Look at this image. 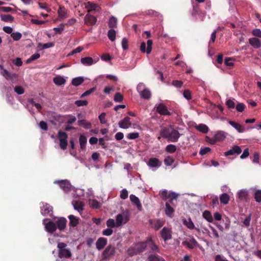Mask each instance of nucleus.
<instances>
[{
    "label": "nucleus",
    "mask_w": 261,
    "mask_h": 261,
    "mask_svg": "<svg viewBox=\"0 0 261 261\" xmlns=\"http://www.w3.org/2000/svg\"><path fill=\"white\" fill-rule=\"evenodd\" d=\"M139 134L137 132L127 134V138L129 140H133L139 138Z\"/></svg>",
    "instance_id": "57"
},
{
    "label": "nucleus",
    "mask_w": 261,
    "mask_h": 261,
    "mask_svg": "<svg viewBox=\"0 0 261 261\" xmlns=\"http://www.w3.org/2000/svg\"><path fill=\"white\" fill-rule=\"evenodd\" d=\"M40 57V55L38 53H36L32 55L27 60L26 63L27 64L30 63L33 61L38 59Z\"/></svg>",
    "instance_id": "51"
},
{
    "label": "nucleus",
    "mask_w": 261,
    "mask_h": 261,
    "mask_svg": "<svg viewBox=\"0 0 261 261\" xmlns=\"http://www.w3.org/2000/svg\"><path fill=\"white\" fill-rule=\"evenodd\" d=\"M225 137L226 136L225 133L222 131H218L214 135V138L217 141V142L223 141Z\"/></svg>",
    "instance_id": "35"
},
{
    "label": "nucleus",
    "mask_w": 261,
    "mask_h": 261,
    "mask_svg": "<svg viewBox=\"0 0 261 261\" xmlns=\"http://www.w3.org/2000/svg\"><path fill=\"white\" fill-rule=\"evenodd\" d=\"M108 37L111 41H114L116 39V31L113 29H110L108 32Z\"/></svg>",
    "instance_id": "49"
},
{
    "label": "nucleus",
    "mask_w": 261,
    "mask_h": 261,
    "mask_svg": "<svg viewBox=\"0 0 261 261\" xmlns=\"http://www.w3.org/2000/svg\"><path fill=\"white\" fill-rule=\"evenodd\" d=\"M180 134L176 129H174L172 126L170 131V134L168 140L172 142H176L180 137Z\"/></svg>",
    "instance_id": "14"
},
{
    "label": "nucleus",
    "mask_w": 261,
    "mask_h": 261,
    "mask_svg": "<svg viewBox=\"0 0 261 261\" xmlns=\"http://www.w3.org/2000/svg\"><path fill=\"white\" fill-rule=\"evenodd\" d=\"M183 95L185 98L190 100L192 98L191 92L189 90H185L183 92Z\"/></svg>",
    "instance_id": "61"
},
{
    "label": "nucleus",
    "mask_w": 261,
    "mask_h": 261,
    "mask_svg": "<svg viewBox=\"0 0 261 261\" xmlns=\"http://www.w3.org/2000/svg\"><path fill=\"white\" fill-rule=\"evenodd\" d=\"M45 227L46 230L50 233L54 232L57 229V225L56 223H54L51 221H49L48 222L46 223L45 224Z\"/></svg>",
    "instance_id": "21"
},
{
    "label": "nucleus",
    "mask_w": 261,
    "mask_h": 261,
    "mask_svg": "<svg viewBox=\"0 0 261 261\" xmlns=\"http://www.w3.org/2000/svg\"><path fill=\"white\" fill-rule=\"evenodd\" d=\"M52 212V207L48 204H45L41 208V213L44 215H47Z\"/></svg>",
    "instance_id": "29"
},
{
    "label": "nucleus",
    "mask_w": 261,
    "mask_h": 261,
    "mask_svg": "<svg viewBox=\"0 0 261 261\" xmlns=\"http://www.w3.org/2000/svg\"><path fill=\"white\" fill-rule=\"evenodd\" d=\"M54 183L58 184L60 188L66 193L71 190V185L69 181L67 180H57L55 181Z\"/></svg>",
    "instance_id": "6"
},
{
    "label": "nucleus",
    "mask_w": 261,
    "mask_h": 261,
    "mask_svg": "<svg viewBox=\"0 0 261 261\" xmlns=\"http://www.w3.org/2000/svg\"><path fill=\"white\" fill-rule=\"evenodd\" d=\"M123 96L119 92H117L114 97V100L116 102H120L123 100Z\"/></svg>",
    "instance_id": "53"
},
{
    "label": "nucleus",
    "mask_w": 261,
    "mask_h": 261,
    "mask_svg": "<svg viewBox=\"0 0 261 261\" xmlns=\"http://www.w3.org/2000/svg\"><path fill=\"white\" fill-rule=\"evenodd\" d=\"M1 74L7 80H13L16 79L17 75L15 73L11 74L7 70L5 69L2 65H0Z\"/></svg>",
    "instance_id": "11"
},
{
    "label": "nucleus",
    "mask_w": 261,
    "mask_h": 261,
    "mask_svg": "<svg viewBox=\"0 0 261 261\" xmlns=\"http://www.w3.org/2000/svg\"><path fill=\"white\" fill-rule=\"evenodd\" d=\"M150 224L151 227L156 230H158L161 228L164 225V221L160 219H156L154 220H150Z\"/></svg>",
    "instance_id": "15"
},
{
    "label": "nucleus",
    "mask_w": 261,
    "mask_h": 261,
    "mask_svg": "<svg viewBox=\"0 0 261 261\" xmlns=\"http://www.w3.org/2000/svg\"><path fill=\"white\" fill-rule=\"evenodd\" d=\"M115 253V248L112 245H109L105 249L102 253V259H109L110 257L113 256Z\"/></svg>",
    "instance_id": "5"
},
{
    "label": "nucleus",
    "mask_w": 261,
    "mask_h": 261,
    "mask_svg": "<svg viewBox=\"0 0 261 261\" xmlns=\"http://www.w3.org/2000/svg\"><path fill=\"white\" fill-rule=\"evenodd\" d=\"M226 105L228 109H234L236 107L235 103L231 99H228L226 102Z\"/></svg>",
    "instance_id": "63"
},
{
    "label": "nucleus",
    "mask_w": 261,
    "mask_h": 261,
    "mask_svg": "<svg viewBox=\"0 0 261 261\" xmlns=\"http://www.w3.org/2000/svg\"><path fill=\"white\" fill-rule=\"evenodd\" d=\"M242 152L241 148L238 145H234L231 149L224 152L225 156L232 155L234 154H240Z\"/></svg>",
    "instance_id": "12"
},
{
    "label": "nucleus",
    "mask_w": 261,
    "mask_h": 261,
    "mask_svg": "<svg viewBox=\"0 0 261 261\" xmlns=\"http://www.w3.org/2000/svg\"><path fill=\"white\" fill-rule=\"evenodd\" d=\"M84 5L85 8L88 9L89 13L93 11H99L100 9V7L98 4L92 2H88L85 3Z\"/></svg>",
    "instance_id": "10"
},
{
    "label": "nucleus",
    "mask_w": 261,
    "mask_h": 261,
    "mask_svg": "<svg viewBox=\"0 0 261 261\" xmlns=\"http://www.w3.org/2000/svg\"><path fill=\"white\" fill-rule=\"evenodd\" d=\"M202 216L208 222H212L213 218L211 212L208 211H204L203 212Z\"/></svg>",
    "instance_id": "44"
},
{
    "label": "nucleus",
    "mask_w": 261,
    "mask_h": 261,
    "mask_svg": "<svg viewBox=\"0 0 261 261\" xmlns=\"http://www.w3.org/2000/svg\"><path fill=\"white\" fill-rule=\"evenodd\" d=\"M147 164L149 167L152 168L159 167L161 166L162 162L156 158H151L149 159Z\"/></svg>",
    "instance_id": "20"
},
{
    "label": "nucleus",
    "mask_w": 261,
    "mask_h": 261,
    "mask_svg": "<svg viewBox=\"0 0 261 261\" xmlns=\"http://www.w3.org/2000/svg\"><path fill=\"white\" fill-rule=\"evenodd\" d=\"M81 63L86 66H90L92 65L94 62L93 59L90 57L82 58L81 59Z\"/></svg>",
    "instance_id": "36"
},
{
    "label": "nucleus",
    "mask_w": 261,
    "mask_h": 261,
    "mask_svg": "<svg viewBox=\"0 0 261 261\" xmlns=\"http://www.w3.org/2000/svg\"><path fill=\"white\" fill-rule=\"evenodd\" d=\"M117 19L114 16H111L108 21V25L113 29L117 27Z\"/></svg>",
    "instance_id": "43"
},
{
    "label": "nucleus",
    "mask_w": 261,
    "mask_h": 261,
    "mask_svg": "<svg viewBox=\"0 0 261 261\" xmlns=\"http://www.w3.org/2000/svg\"><path fill=\"white\" fill-rule=\"evenodd\" d=\"M54 83L57 86L64 85L66 83V80L62 76L58 75L53 79Z\"/></svg>",
    "instance_id": "31"
},
{
    "label": "nucleus",
    "mask_w": 261,
    "mask_h": 261,
    "mask_svg": "<svg viewBox=\"0 0 261 261\" xmlns=\"http://www.w3.org/2000/svg\"><path fill=\"white\" fill-rule=\"evenodd\" d=\"M233 60L232 58H226L224 61L225 65L227 66H232L234 65Z\"/></svg>",
    "instance_id": "59"
},
{
    "label": "nucleus",
    "mask_w": 261,
    "mask_h": 261,
    "mask_svg": "<svg viewBox=\"0 0 261 261\" xmlns=\"http://www.w3.org/2000/svg\"><path fill=\"white\" fill-rule=\"evenodd\" d=\"M75 104L77 107L85 106L88 105V101L86 100H78L75 101Z\"/></svg>",
    "instance_id": "60"
},
{
    "label": "nucleus",
    "mask_w": 261,
    "mask_h": 261,
    "mask_svg": "<svg viewBox=\"0 0 261 261\" xmlns=\"http://www.w3.org/2000/svg\"><path fill=\"white\" fill-rule=\"evenodd\" d=\"M147 261H165L164 258L158 254H150L147 259Z\"/></svg>",
    "instance_id": "34"
},
{
    "label": "nucleus",
    "mask_w": 261,
    "mask_h": 261,
    "mask_svg": "<svg viewBox=\"0 0 261 261\" xmlns=\"http://www.w3.org/2000/svg\"><path fill=\"white\" fill-rule=\"evenodd\" d=\"M69 12V11H68L64 6H60L58 10V16L61 19H64L68 17Z\"/></svg>",
    "instance_id": "17"
},
{
    "label": "nucleus",
    "mask_w": 261,
    "mask_h": 261,
    "mask_svg": "<svg viewBox=\"0 0 261 261\" xmlns=\"http://www.w3.org/2000/svg\"><path fill=\"white\" fill-rule=\"evenodd\" d=\"M182 244L187 246L189 249H193L194 247L199 246L198 242L193 237L190 240L189 242L184 241Z\"/></svg>",
    "instance_id": "24"
},
{
    "label": "nucleus",
    "mask_w": 261,
    "mask_h": 261,
    "mask_svg": "<svg viewBox=\"0 0 261 261\" xmlns=\"http://www.w3.org/2000/svg\"><path fill=\"white\" fill-rule=\"evenodd\" d=\"M118 124L119 127L122 128L126 129L129 128L132 125L130 118L129 117H125L119 122Z\"/></svg>",
    "instance_id": "16"
},
{
    "label": "nucleus",
    "mask_w": 261,
    "mask_h": 261,
    "mask_svg": "<svg viewBox=\"0 0 261 261\" xmlns=\"http://www.w3.org/2000/svg\"><path fill=\"white\" fill-rule=\"evenodd\" d=\"M230 200V197L227 193H223L220 196V201L222 204H228Z\"/></svg>",
    "instance_id": "38"
},
{
    "label": "nucleus",
    "mask_w": 261,
    "mask_h": 261,
    "mask_svg": "<svg viewBox=\"0 0 261 261\" xmlns=\"http://www.w3.org/2000/svg\"><path fill=\"white\" fill-rule=\"evenodd\" d=\"M68 219H69V225L70 226L75 227L78 225L79 219L77 217L71 215L68 216Z\"/></svg>",
    "instance_id": "32"
},
{
    "label": "nucleus",
    "mask_w": 261,
    "mask_h": 261,
    "mask_svg": "<svg viewBox=\"0 0 261 261\" xmlns=\"http://www.w3.org/2000/svg\"><path fill=\"white\" fill-rule=\"evenodd\" d=\"M147 247V239L143 242L137 243L128 250L129 256H134L144 252Z\"/></svg>",
    "instance_id": "1"
},
{
    "label": "nucleus",
    "mask_w": 261,
    "mask_h": 261,
    "mask_svg": "<svg viewBox=\"0 0 261 261\" xmlns=\"http://www.w3.org/2000/svg\"><path fill=\"white\" fill-rule=\"evenodd\" d=\"M254 198L257 202H261V190H257L255 192Z\"/></svg>",
    "instance_id": "55"
},
{
    "label": "nucleus",
    "mask_w": 261,
    "mask_h": 261,
    "mask_svg": "<svg viewBox=\"0 0 261 261\" xmlns=\"http://www.w3.org/2000/svg\"><path fill=\"white\" fill-rule=\"evenodd\" d=\"M79 141L80 144V147L81 149L84 150L86 148V145L87 144V138L84 135H81L79 138Z\"/></svg>",
    "instance_id": "40"
},
{
    "label": "nucleus",
    "mask_w": 261,
    "mask_h": 261,
    "mask_svg": "<svg viewBox=\"0 0 261 261\" xmlns=\"http://www.w3.org/2000/svg\"><path fill=\"white\" fill-rule=\"evenodd\" d=\"M122 47L124 50H127L128 48V41L127 39L123 38L122 40Z\"/></svg>",
    "instance_id": "58"
},
{
    "label": "nucleus",
    "mask_w": 261,
    "mask_h": 261,
    "mask_svg": "<svg viewBox=\"0 0 261 261\" xmlns=\"http://www.w3.org/2000/svg\"><path fill=\"white\" fill-rule=\"evenodd\" d=\"M174 206L170 205L169 202H166L165 212L167 216L172 217L173 213L174 212Z\"/></svg>",
    "instance_id": "27"
},
{
    "label": "nucleus",
    "mask_w": 261,
    "mask_h": 261,
    "mask_svg": "<svg viewBox=\"0 0 261 261\" xmlns=\"http://www.w3.org/2000/svg\"><path fill=\"white\" fill-rule=\"evenodd\" d=\"M238 196L240 200H246L248 196V193L245 190H241L238 193Z\"/></svg>",
    "instance_id": "47"
},
{
    "label": "nucleus",
    "mask_w": 261,
    "mask_h": 261,
    "mask_svg": "<svg viewBox=\"0 0 261 261\" xmlns=\"http://www.w3.org/2000/svg\"><path fill=\"white\" fill-rule=\"evenodd\" d=\"M78 125L84 127L86 129L90 128L92 124L90 122H87L86 120L82 119L78 121Z\"/></svg>",
    "instance_id": "42"
},
{
    "label": "nucleus",
    "mask_w": 261,
    "mask_h": 261,
    "mask_svg": "<svg viewBox=\"0 0 261 261\" xmlns=\"http://www.w3.org/2000/svg\"><path fill=\"white\" fill-rule=\"evenodd\" d=\"M107 244V239L104 238H99L96 243V248L98 250H102L103 249L105 246Z\"/></svg>",
    "instance_id": "22"
},
{
    "label": "nucleus",
    "mask_w": 261,
    "mask_h": 261,
    "mask_svg": "<svg viewBox=\"0 0 261 261\" xmlns=\"http://www.w3.org/2000/svg\"><path fill=\"white\" fill-rule=\"evenodd\" d=\"M58 134L60 147L62 149L65 150L66 149L68 144L67 134L65 132L61 131H59Z\"/></svg>",
    "instance_id": "4"
},
{
    "label": "nucleus",
    "mask_w": 261,
    "mask_h": 261,
    "mask_svg": "<svg viewBox=\"0 0 261 261\" xmlns=\"http://www.w3.org/2000/svg\"><path fill=\"white\" fill-rule=\"evenodd\" d=\"M174 162V159L171 156H168L164 159V163L167 166L172 165Z\"/></svg>",
    "instance_id": "52"
},
{
    "label": "nucleus",
    "mask_w": 261,
    "mask_h": 261,
    "mask_svg": "<svg viewBox=\"0 0 261 261\" xmlns=\"http://www.w3.org/2000/svg\"><path fill=\"white\" fill-rule=\"evenodd\" d=\"M67 220L64 217L59 218L56 221L57 228H58L60 231L64 230L66 227Z\"/></svg>",
    "instance_id": "18"
},
{
    "label": "nucleus",
    "mask_w": 261,
    "mask_h": 261,
    "mask_svg": "<svg viewBox=\"0 0 261 261\" xmlns=\"http://www.w3.org/2000/svg\"><path fill=\"white\" fill-rule=\"evenodd\" d=\"M161 197L163 200H167L168 199L171 197L170 192L168 193L167 190H164L160 192Z\"/></svg>",
    "instance_id": "46"
},
{
    "label": "nucleus",
    "mask_w": 261,
    "mask_h": 261,
    "mask_svg": "<svg viewBox=\"0 0 261 261\" xmlns=\"http://www.w3.org/2000/svg\"><path fill=\"white\" fill-rule=\"evenodd\" d=\"M183 224L191 230L195 228L194 224L191 218H189L188 220L184 219L183 220Z\"/></svg>",
    "instance_id": "41"
},
{
    "label": "nucleus",
    "mask_w": 261,
    "mask_h": 261,
    "mask_svg": "<svg viewBox=\"0 0 261 261\" xmlns=\"http://www.w3.org/2000/svg\"><path fill=\"white\" fill-rule=\"evenodd\" d=\"M176 149V146L173 144H169L166 147V151L170 153L175 152Z\"/></svg>",
    "instance_id": "50"
},
{
    "label": "nucleus",
    "mask_w": 261,
    "mask_h": 261,
    "mask_svg": "<svg viewBox=\"0 0 261 261\" xmlns=\"http://www.w3.org/2000/svg\"><path fill=\"white\" fill-rule=\"evenodd\" d=\"M137 90L142 98L145 99H149L150 98L151 92L148 89L145 87V85L143 83H139L137 87Z\"/></svg>",
    "instance_id": "3"
},
{
    "label": "nucleus",
    "mask_w": 261,
    "mask_h": 261,
    "mask_svg": "<svg viewBox=\"0 0 261 261\" xmlns=\"http://www.w3.org/2000/svg\"><path fill=\"white\" fill-rule=\"evenodd\" d=\"M89 205L92 208L95 209L99 208L100 207V204L96 199L90 200Z\"/></svg>",
    "instance_id": "48"
},
{
    "label": "nucleus",
    "mask_w": 261,
    "mask_h": 261,
    "mask_svg": "<svg viewBox=\"0 0 261 261\" xmlns=\"http://www.w3.org/2000/svg\"><path fill=\"white\" fill-rule=\"evenodd\" d=\"M249 43L255 48H259L261 47V41L256 38H250Z\"/></svg>",
    "instance_id": "26"
},
{
    "label": "nucleus",
    "mask_w": 261,
    "mask_h": 261,
    "mask_svg": "<svg viewBox=\"0 0 261 261\" xmlns=\"http://www.w3.org/2000/svg\"><path fill=\"white\" fill-rule=\"evenodd\" d=\"M0 17L2 21L6 22H12L14 20V18L10 14H1Z\"/></svg>",
    "instance_id": "33"
},
{
    "label": "nucleus",
    "mask_w": 261,
    "mask_h": 261,
    "mask_svg": "<svg viewBox=\"0 0 261 261\" xmlns=\"http://www.w3.org/2000/svg\"><path fill=\"white\" fill-rule=\"evenodd\" d=\"M129 219L128 217L124 214H119L116 216V227L120 226L123 223H126Z\"/></svg>",
    "instance_id": "9"
},
{
    "label": "nucleus",
    "mask_w": 261,
    "mask_h": 261,
    "mask_svg": "<svg viewBox=\"0 0 261 261\" xmlns=\"http://www.w3.org/2000/svg\"><path fill=\"white\" fill-rule=\"evenodd\" d=\"M172 127V125H169L167 127H164L160 133V135L165 139H169Z\"/></svg>",
    "instance_id": "23"
},
{
    "label": "nucleus",
    "mask_w": 261,
    "mask_h": 261,
    "mask_svg": "<svg viewBox=\"0 0 261 261\" xmlns=\"http://www.w3.org/2000/svg\"><path fill=\"white\" fill-rule=\"evenodd\" d=\"M178 195L174 192H170V196L171 197L169 198V200L167 202H169L170 205L173 206H176V203L175 202H176L177 198L178 197Z\"/></svg>",
    "instance_id": "30"
},
{
    "label": "nucleus",
    "mask_w": 261,
    "mask_h": 261,
    "mask_svg": "<svg viewBox=\"0 0 261 261\" xmlns=\"http://www.w3.org/2000/svg\"><path fill=\"white\" fill-rule=\"evenodd\" d=\"M14 91L18 94H22L24 93L23 88L20 86H16L14 88Z\"/></svg>",
    "instance_id": "62"
},
{
    "label": "nucleus",
    "mask_w": 261,
    "mask_h": 261,
    "mask_svg": "<svg viewBox=\"0 0 261 261\" xmlns=\"http://www.w3.org/2000/svg\"><path fill=\"white\" fill-rule=\"evenodd\" d=\"M84 81V78L82 76H79L72 79V84L76 87L81 85Z\"/></svg>",
    "instance_id": "39"
},
{
    "label": "nucleus",
    "mask_w": 261,
    "mask_h": 261,
    "mask_svg": "<svg viewBox=\"0 0 261 261\" xmlns=\"http://www.w3.org/2000/svg\"><path fill=\"white\" fill-rule=\"evenodd\" d=\"M156 112L161 115L170 116L171 113L168 110L167 107L164 103H160L156 105Z\"/></svg>",
    "instance_id": "7"
},
{
    "label": "nucleus",
    "mask_w": 261,
    "mask_h": 261,
    "mask_svg": "<svg viewBox=\"0 0 261 261\" xmlns=\"http://www.w3.org/2000/svg\"><path fill=\"white\" fill-rule=\"evenodd\" d=\"M72 204L75 210H77L79 212H81L83 210L84 205L82 202L80 201H75L73 202Z\"/></svg>",
    "instance_id": "37"
},
{
    "label": "nucleus",
    "mask_w": 261,
    "mask_h": 261,
    "mask_svg": "<svg viewBox=\"0 0 261 261\" xmlns=\"http://www.w3.org/2000/svg\"><path fill=\"white\" fill-rule=\"evenodd\" d=\"M147 247L153 251L159 252V247L154 243L152 239L150 237L147 238Z\"/></svg>",
    "instance_id": "25"
},
{
    "label": "nucleus",
    "mask_w": 261,
    "mask_h": 261,
    "mask_svg": "<svg viewBox=\"0 0 261 261\" xmlns=\"http://www.w3.org/2000/svg\"><path fill=\"white\" fill-rule=\"evenodd\" d=\"M11 36L13 39L15 41H18L20 40L22 37L21 34L19 32L12 33Z\"/></svg>",
    "instance_id": "54"
},
{
    "label": "nucleus",
    "mask_w": 261,
    "mask_h": 261,
    "mask_svg": "<svg viewBox=\"0 0 261 261\" xmlns=\"http://www.w3.org/2000/svg\"><path fill=\"white\" fill-rule=\"evenodd\" d=\"M229 124L233 127L239 133H243L245 131L244 127L239 123L234 121L230 120L228 122Z\"/></svg>",
    "instance_id": "28"
},
{
    "label": "nucleus",
    "mask_w": 261,
    "mask_h": 261,
    "mask_svg": "<svg viewBox=\"0 0 261 261\" xmlns=\"http://www.w3.org/2000/svg\"><path fill=\"white\" fill-rule=\"evenodd\" d=\"M131 202L136 206L139 211H142V206L138 197L134 195H130L129 196Z\"/></svg>",
    "instance_id": "19"
},
{
    "label": "nucleus",
    "mask_w": 261,
    "mask_h": 261,
    "mask_svg": "<svg viewBox=\"0 0 261 261\" xmlns=\"http://www.w3.org/2000/svg\"><path fill=\"white\" fill-rule=\"evenodd\" d=\"M196 128L199 132L204 134H206L208 131V127L206 125L203 124L196 126Z\"/></svg>",
    "instance_id": "45"
},
{
    "label": "nucleus",
    "mask_w": 261,
    "mask_h": 261,
    "mask_svg": "<svg viewBox=\"0 0 261 261\" xmlns=\"http://www.w3.org/2000/svg\"><path fill=\"white\" fill-rule=\"evenodd\" d=\"M97 21V18L95 16L90 14H87L84 18L85 23L88 25H94Z\"/></svg>",
    "instance_id": "13"
},
{
    "label": "nucleus",
    "mask_w": 261,
    "mask_h": 261,
    "mask_svg": "<svg viewBox=\"0 0 261 261\" xmlns=\"http://www.w3.org/2000/svg\"><path fill=\"white\" fill-rule=\"evenodd\" d=\"M161 236L165 242L172 239V231L166 227H164L161 231Z\"/></svg>",
    "instance_id": "8"
},
{
    "label": "nucleus",
    "mask_w": 261,
    "mask_h": 261,
    "mask_svg": "<svg viewBox=\"0 0 261 261\" xmlns=\"http://www.w3.org/2000/svg\"><path fill=\"white\" fill-rule=\"evenodd\" d=\"M67 244L63 242H60L58 244L57 247L59 249L58 256L59 258L65 257L68 258L71 256V251L69 249L65 248Z\"/></svg>",
    "instance_id": "2"
},
{
    "label": "nucleus",
    "mask_w": 261,
    "mask_h": 261,
    "mask_svg": "<svg viewBox=\"0 0 261 261\" xmlns=\"http://www.w3.org/2000/svg\"><path fill=\"white\" fill-rule=\"evenodd\" d=\"M252 34L254 36L261 38V30L259 29H254L252 31Z\"/></svg>",
    "instance_id": "64"
},
{
    "label": "nucleus",
    "mask_w": 261,
    "mask_h": 261,
    "mask_svg": "<svg viewBox=\"0 0 261 261\" xmlns=\"http://www.w3.org/2000/svg\"><path fill=\"white\" fill-rule=\"evenodd\" d=\"M107 225L109 228L116 227V223L113 219H109L107 221Z\"/></svg>",
    "instance_id": "56"
}]
</instances>
